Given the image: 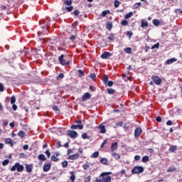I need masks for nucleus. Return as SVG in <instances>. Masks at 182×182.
<instances>
[{"label":"nucleus","mask_w":182,"mask_h":182,"mask_svg":"<svg viewBox=\"0 0 182 182\" xmlns=\"http://www.w3.org/2000/svg\"><path fill=\"white\" fill-rule=\"evenodd\" d=\"M141 28H147V26H149V22H147V21L143 19L141 22Z\"/></svg>","instance_id":"nucleus-16"},{"label":"nucleus","mask_w":182,"mask_h":182,"mask_svg":"<svg viewBox=\"0 0 182 182\" xmlns=\"http://www.w3.org/2000/svg\"><path fill=\"white\" fill-rule=\"evenodd\" d=\"M112 156L115 160H120V154H119L117 153H114V154H112Z\"/></svg>","instance_id":"nucleus-24"},{"label":"nucleus","mask_w":182,"mask_h":182,"mask_svg":"<svg viewBox=\"0 0 182 182\" xmlns=\"http://www.w3.org/2000/svg\"><path fill=\"white\" fill-rule=\"evenodd\" d=\"M134 160H135L136 161H139V160H140V156L136 155V156H134Z\"/></svg>","instance_id":"nucleus-54"},{"label":"nucleus","mask_w":182,"mask_h":182,"mask_svg":"<svg viewBox=\"0 0 182 182\" xmlns=\"http://www.w3.org/2000/svg\"><path fill=\"white\" fill-rule=\"evenodd\" d=\"M82 139H89V136H87V134H86V133H83V134H82Z\"/></svg>","instance_id":"nucleus-48"},{"label":"nucleus","mask_w":182,"mask_h":182,"mask_svg":"<svg viewBox=\"0 0 182 182\" xmlns=\"http://www.w3.org/2000/svg\"><path fill=\"white\" fill-rule=\"evenodd\" d=\"M70 129H73L74 130H76L77 129H79L80 130H82L83 129V124L72 125Z\"/></svg>","instance_id":"nucleus-12"},{"label":"nucleus","mask_w":182,"mask_h":182,"mask_svg":"<svg viewBox=\"0 0 182 182\" xmlns=\"http://www.w3.org/2000/svg\"><path fill=\"white\" fill-rule=\"evenodd\" d=\"M100 163H102V164H105L106 166H107L109 164V160H107V159L106 158H102L100 160Z\"/></svg>","instance_id":"nucleus-19"},{"label":"nucleus","mask_w":182,"mask_h":182,"mask_svg":"<svg viewBox=\"0 0 182 182\" xmlns=\"http://www.w3.org/2000/svg\"><path fill=\"white\" fill-rule=\"evenodd\" d=\"M46 154L47 156V157L49 159V157H50V151H49V149H47L46 151Z\"/></svg>","instance_id":"nucleus-47"},{"label":"nucleus","mask_w":182,"mask_h":182,"mask_svg":"<svg viewBox=\"0 0 182 182\" xmlns=\"http://www.w3.org/2000/svg\"><path fill=\"white\" fill-rule=\"evenodd\" d=\"M64 4L67 6V7H65V9H67L68 12H72V11H73V6H71L72 0H66L64 1Z\"/></svg>","instance_id":"nucleus-4"},{"label":"nucleus","mask_w":182,"mask_h":182,"mask_svg":"<svg viewBox=\"0 0 182 182\" xmlns=\"http://www.w3.org/2000/svg\"><path fill=\"white\" fill-rule=\"evenodd\" d=\"M107 86H109V87H112V86H113V81H108Z\"/></svg>","instance_id":"nucleus-52"},{"label":"nucleus","mask_w":182,"mask_h":182,"mask_svg":"<svg viewBox=\"0 0 182 182\" xmlns=\"http://www.w3.org/2000/svg\"><path fill=\"white\" fill-rule=\"evenodd\" d=\"M176 168L174 166H171L168 168L167 172L168 173H171V171H176Z\"/></svg>","instance_id":"nucleus-28"},{"label":"nucleus","mask_w":182,"mask_h":182,"mask_svg":"<svg viewBox=\"0 0 182 182\" xmlns=\"http://www.w3.org/2000/svg\"><path fill=\"white\" fill-rule=\"evenodd\" d=\"M73 14L75 16H77L79 14H80V12L79 11V10H75Z\"/></svg>","instance_id":"nucleus-50"},{"label":"nucleus","mask_w":182,"mask_h":182,"mask_svg":"<svg viewBox=\"0 0 182 182\" xmlns=\"http://www.w3.org/2000/svg\"><path fill=\"white\" fill-rule=\"evenodd\" d=\"M53 110H54V112H59V107H58V106L56 105H53Z\"/></svg>","instance_id":"nucleus-44"},{"label":"nucleus","mask_w":182,"mask_h":182,"mask_svg":"<svg viewBox=\"0 0 182 182\" xmlns=\"http://www.w3.org/2000/svg\"><path fill=\"white\" fill-rule=\"evenodd\" d=\"M127 36H129V38H132V36H133V32L127 31Z\"/></svg>","instance_id":"nucleus-49"},{"label":"nucleus","mask_w":182,"mask_h":182,"mask_svg":"<svg viewBox=\"0 0 182 182\" xmlns=\"http://www.w3.org/2000/svg\"><path fill=\"white\" fill-rule=\"evenodd\" d=\"M107 92L109 95H113L114 93V90H113L112 88H109L107 90Z\"/></svg>","instance_id":"nucleus-39"},{"label":"nucleus","mask_w":182,"mask_h":182,"mask_svg":"<svg viewBox=\"0 0 182 182\" xmlns=\"http://www.w3.org/2000/svg\"><path fill=\"white\" fill-rule=\"evenodd\" d=\"M124 52H126V53H132V48H127L124 49Z\"/></svg>","instance_id":"nucleus-41"},{"label":"nucleus","mask_w":182,"mask_h":182,"mask_svg":"<svg viewBox=\"0 0 182 182\" xmlns=\"http://www.w3.org/2000/svg\"><path fill=\"white\" fill-rule=\"evenodd\" d=\"M156 122H161V117H157L156 119Z\"/></svg>","instance_id":"nucleus-62"},{"label":"nucleus","mask_w":182,"mask_h":182,"mask_svg":"<svg viewBox=\"0 0 182 182\" xmlns=\"http://www.w3.org/2000/svg\"><path fill=\"white\" fill-rule=\"evenodd\" d=\"M65 77V75H63V73H60L58 79H63V77Z\"/></svg>","instance_id":"nucleus-53"},{"label":"nucleus","mask_w":182,"mask_h":182,"mask_svg":"<svg viewBox=\"0 0 182 182\" xmlns=\"http://www.w3.org/2000/svg\"><path fill=\"white\" fill-rule=\"evenodd\" d=\"M6 144H10L11 146H14V144L12 143V139L11 138L6 139Z\"/></svg>","instance_id":"nucleus-23"},{"label":"nucleus","mask_w":182,"mask_h":182,"mask_svg":"<svg viewBox=\"0 0 182 182\" xmlns=\"http://www.w3.org/2000/svg\"><path fill=\"white\" fill-rule=\"evenodd\" d=\"M159 46H160V43H157L151 47V49H159Z\"/></svg>","instance_id":"nucleus-40"},{"label":"nucleus","mask_w":182,"mask_h":182,"mask_svg":"<svg viewBox=\"0 0 182 182\" xmlns=\"http://www.w3.org/2000/svg\"><path fill=\"white\" fill-rule=\"evenodd\" d=\"M67 133L71 139H76L79 136V134L75 131L68 130Z\"/></svg>","instance_id":"nucleus-5"},{"label":"nucleus","mask_w":182,"mask_h":182,"mask_svg":"<svg viewBox=\"0 0 182 182\" xmlns=\"http://www.w3.org/2000/svg\"><path fill=\"white\" fill-rule=\"evenodd\" d=\"M92 180V176H87L85 177L84 182H90Z\"/></svg>","instance_id":"nucleus-29"},{"label":"nucleus","mask_w":182,"mask_h":182,"mask_svg":"<svg viewBox=\"0 0 182 182\" xmlns=\"http://www.w3.org/2000/svg\"><path fill=\"white\" fill-rule=\"evenodd\" d=\"M8 164H9V159H6L2 162V166H8Z\"/></svg>","instance_id":"nucleus-38"},{"label":"nucleus","mask_w":182,"mask_h":182,"mask_svg":"<svg viewBox=\"0 0 182 182\" xmlns=\"http://www.w3.org/2000/svg\"><path fill=\"white\" fill-rule=\"evenodd\" d=\"M87 99H90V94L89 92L85 93L82 96V102H86V100H87Z\"/></svg>","instance_id":"nucleus-14"},{"label":"nucleus","mask_w":182,"mask_h":182,"mask_svg":"<svg viewBox=\"0 0 182 182\" xmlns=\"http://www.w3.org/2000/svg\"><path fill=\"white\" fill-rule=\"evenodd\" d=\"M23 165H21V164H19V162H16L14 166H13L11 168V171H18V173H22V171H23Z\"/></svg>","instance_id":"nucleus-2"},{"label":"nucleus","mask_w":182,"mask_h":182,"mask_svg":"<svg viewBox=\"0 0 182 182\" xmlns=\"http://www.w3.org/2000/svg\"><path fill=\"white\" fill-rule=\"evenodd\" d=\"M105 144H107V140H105L103 143L101 144V148L105 146Z\"/></svg>","instance_id":"nucleus-57"},{"label":"nucleus","mask_w":182,"mask_h":182,"mask_svg":"<svg viewBox=\"0 0 182 182\" xmlns=\"http://www.w3.org/2000/svg\"><path fill=\"white\" fill-rule=\"evenodd\" d=\"M112 174V172H103L101 173L100 176L102 177V180H100V182H111L112 177L109 176V175Z\"/></svg>","instance_id":"nucleus-1"},{"label":"nucleus","mask_w":182,"mask_h":182,"mask_svg":"<svg viewBox=\"0 0 182 182\" xmlns=\"http://www.w3.org/2000/svg\"><path fill=\"white\" fill-rule=\"evenodd\" d=\"M113 25L112 24V23L109 22L107 23V29H112Z\"/></svg>","instance_id":"nucleus-42"},{"label":"nucleus","mask_w":182,"mask_h":182,"mask_svg":"<svg viewBox=\"0 0 182 182\" xmlns=\"http://www.w3.org/2000/svg\"><path fill=\"white\" fill-rule=\"evenodd\" d=\"M121 24L122 26H127V25H129V21H127V20H123Z\"/></svg>","instance_id":"nucleus-32"},{"label":"nucleus","mask_w":182,"mask_h":182,"mask_svg":"<svg viewBox=\"0 0 182 182\" xmlns=\"http://www.w3.org/2000/svg\"><path fill=\"white\" fill-rule=\"evenodd\" d=\"M23 149L24 150H28V149H29V145H24V146H23Z\"/></svg>","instance_id":"nucleus-61"},{"label":"nucleus","mask_w":182,"mask_h":182,"mask_svg":"<svg viewBox=\"0 0 182 182\" xmlns=\"http://www.w3.org/2000/svg\"><path fill=\"white\" fill-rule=\"evenodd\" d=\"M84 170H87L89 167H90V163L86 162L83 166H82Z\"/></svg>","instance_id":"nucleus-25"},{"label":"nucleus","mask_w":182,"mask_h":182,"mask_svg":"<svg viewBox=\"0 0 182 182\" xmlns=\"http://www.w3.org/2000/svg\"><path fill=\"white\" fill-rule=\"evenodd\" d=\"M112 56V54L109 52H105L102 55L101 58L102 59H107L108 58H110Z\"/></svg>","instance_id":"nucleus-11"},{"label":"nucleus","mask_w":182,"mask_h":182,"mask_svg":"<svg viewBox=\"0 0 182 182\" xmlns=\"http://www.w3.org/2000/svg\"><path fill=\"white\" fill-rule=\"evenodd\" d=\"M63 55H61L59 58L58 60L60 63V65H68L69 63V60H66V58H63Z\"/></svg>","instance_id":"nucleus-6"},{"label":"nucleus","mask_w":182,"mask_h":182,"mask_svg":"<svg viewBox=\"0 0 182 182\" xmlns=\"http://www.w3.org/2000/svg\"><path fill=\"white\" fill-rule=\"evenodd\" d=\"M76 39V36L73 35L70 36V40L72 41V42H73V41H75Z\"/></svg>","instance_id":"nucleus-51"},{"label":"nucleus","mask_w":182,"mask_h":182,"mask_svg":"<svg viewBox=\"0 0 182 182\" xmlns=\"http://www.w3.org/2000/svg\"><path fill=\"white\" fill-rule=\"evenodd\" d=\"M144 171V168L141 166H135L132 170V174H140V173H143Z\"/></svg>","instance_id":"nucleus-3"},{"label":"nucleus","mask_w":182,"mask_h":182,"mask_svg":"<svg viewBox=\"0 0 182 182\" xmlns=\"http://www.w3.org/2000/svg\"><path fill=\"white\" fill-rule=\"evenodd\" d=\"M26 170L27 173H32V171L33 170V166H32L31 164L26 165Z\"/></svg>","instance_id":"nucleus-15"},{"label":"nucleus","mask_w":182,"mask_h":182,"mask_svg":"<svg viewBox=\"0 0 182 182\" xmlns=\"http://www.w3.org/2000/svg\"><path fill=\"white\" fill-rule=\"evenodd\" d=\"M8 123H9L8 121H4L3 124H4V126L6 127V126H8Z\"/></svg>","instance_id":"nucleus-64"},{"label":"nucleus","mask_w":182,"mask_h":182,"mask_svg":"<svg viewBox=\"0 0 182 182\" xmlns=\"http://www.w3.org/2000/svg\"><path fill=\"white\" fill-rule=\"evenodd\" d=\"M112 151H116L117 150V142H114L111 145Z\"/></svg>","instance_id":"nucleus-18"},{"label":"nucleus","mask_w":182,"mask_h":182,"mask_svg":"<svg viewBox=\"0 0 182 182\" xmlns=\"http://www.w3.org/2000/svg\"><path fill=\"white\" fill-rule=\"evenodd\" d=\"M152 23H154V25H155V26H159V25H160V21L157 19H154L152 21Z\"/></svg>","instance_id":"nucleus-27"},{"label":"nucleus","mask_w":182,"mask_h":182,"mask_svg":"<svg viewBox=\"0 0 182 182\" xmlns=\"http://www.w3.org/2000/svg\"><path fill=\"white\" fill-rule=\"evenodd\" d=\"M98 129H100V133H102V134L106 133V127H105V125H99Z\"/></svg>","instance_id":"nucleus-13"},{"label":"nucleus","mask_w":182,"mask_h":182,"mask_svg":"<svg viewBox=\"0 0 182 182\" xmlns=\"http://www.w3.org/2000/svg\"><path fill=\"white\" fill-rule=\"evenodd\" d=\"M38 160H41V161H46V156H45L43 154L38 155Z\"/></svg>","instance_id":"nucleus-20"},{"label":"nucleus","mask_w":182,"mask_h":182,"mask_svg":"<svg viewBox=\"0 0 182 182\" xmlns=\"http://www.w3.org/2000/svg\"><path fill=\"white\" fill-rule=\"evenodd\" d=\"M0 92H4V85L0 83Z\"/></svg>","instance_id":"nucleus-56"},{"label":"nucleus","mask_w":182,"mask_h":182,"mask_svg":"<svg viewBox=\"0 0 182 182\" xmlns=\"http://www.w3.org/2000/svg\"><path fill=\"white\" fill-rule=\"evenodd\" d=\"M69 160H77L79 159V154H75L68 156Z\"/></svg>","instance_id":"nucleus-9"},{"label":"nucleus","mask_w":182,"mask_h":182,"mask_svg":"<svg viewBox=\"0 0 182 182\" xmlns=\"http://www.w3.org/2000/svg\"><path fill=\"white\" fill-rule=\"evenodd\" d=\"M142 161L143 163H147V161H149V156H143Z\"/></svg>","instance_id":"nucleus-33"},{"label":"nucleus","mask_w":182,"mask_h":182,"mask_svg":"<svg viewBox=\"0 0 182 182\" xmlns=\"http://www.w3.org/2000/svg\"><path fill=\"white\" fill-rule=\"evenodd\" d=\"M119 174H121V175H120L121 177H122V176H124V174H126V170H124V169L121 170V171L119 172Z\"/></svg>","instance_id":"nucleus-46"},{"label":"nucleus","mask_w":182,"mask_h":182,"mask_svg":"<svg viewBox=\"0 0 182 182\" xmlns=\"http://www.w3.org/2000/svg\"><path fill=\"white\" fill-rule=\"evenodd\" d=\"M70 174L71 175L70 179L71 180L72 182H75V180L76 178V176H75V173L73 171H71Z\"/></svg>","instance_id":"nucleus-21"},{"label":"nucleus","mask_w":182,"mask_h":182,"mask_svg":"<svg viewBox=\"0 0 182 182\" xmlns=\"http://www.w3.org/2000/svg\"><path fill=\"white\" fill-rule=\"evenodd\" d=\"M51 160H52V161H58V157H56L55 156H51Z\"/></svg>","instance_id":"nucleus-45"},{"label":"nucleus","mask_w":182,"mask_h":182,"mask_svg":"<svg viewBox=\"0 0 182 182\" xmlns=\"http://www.w3.org/2000/svg\"><path fill=\"white\" fill-rule=\"evenodd\" d=\"M103 81L104 83H107V82H109V77H107V75L104 76Z\"/></svg>","instance_id":"nucleus-43"},{"label":"nucleus","mask_w":182,"mask_h":182,"mask_svg":"<svg viewBox=\"0 0 182 182\" xmlns=\"http://www.w3.org/2000/svg\"><path fill=\"white\" fill-rule=\"evenodd\" d=\"M152 80L154 83H155V85H161V80L160 79V77L157 76H153Z\"/></svg>","instance_id":"nucleus-7"},{"label":"nucleus","mask_w":182,"mask_h":182,"mask_svg":"<svg viewBox=\"0 0 182 182\" xmlns=\"http://www.w3.org/2000/svg\"><path fill=\"white\" fill-rule=\"evenodd\" d=\"M51 167H52V165L50 164H45L43 166L44 173H47V171H49V170H50Z\"/></svg>","instance_id":"nucleus-10"},{"label":"nucleus","mask_w":182,"mask_h":182,"mask_svg":"<svg viewBox=\"0 0 182 182\" xmlns=\"http://www.w3.org/2000/svg\"><path fill=\"white\" fill-rule=\"evenodd\" d=\"M56 146H57V149H59V148L62 147V144H60V141L57 142Z\"/></svg>","instance_id":"nucleus-55"},{"label":"nucleus","mask_w":182,"mask_h":182,"mask_svg":"<svg viewBox=\"0 0 182 182\" xmlns=\"http://www.w3.org/2000/svg\"><path fill=\"white\" fill-rule=\"evenodd\" d=\"M68 163L67 162V161H64L62 163V167L63 168H66V167H68Z\"/></svg>","instance_id":"nucleus-36"},{"label":"nucleus","mask_w":182,"mask_h":182,"mask_svg":"<svg viewBox=\"0 0 182 182\" xmlns=\"http://www.w3.org/2000/svg\"><path fill=\"white\" fill-rule=\"evenodd\" d=\"M12 108L14 110H16L18 109V106H16V105H15V104H13Z\"/></svg>","instance_id":"nucleus-58"},{"label":"nucleus","mask_w":182,"mask_h":182,"mask_svg":"<svg viewBox=\"0 0 182 182\" xmlns=\"http://www.w3.org/2000/svg\"><path fill=\"white\" fill-rule=\"evenodd\" d=\"M133 16V12H129L125 15V19H129V18H132Z\"/></svg>","instance_id":"nucleus-30"},{"label":"nucleus","mask_w":182,"mask_h":182,"mask_svg":"<svg viewBox=\"0 0 182 182\" xmlns=\"http://www.w3.org/2000/svg\"><path fill=\"white\" fill-rule=\"evenodd\" d=\"M109 14H110V11L109 10L104 11H102V16H106V15H107Z\"/></svg>","instance_id":"nucleus-35"},{"label":"nucleus","mask_w":182,"mask_h":182,"mask_svg":"<svg viewBox=\"0 0 182 182\" xmlns=\"http://www.w3.org/2000/svg\"><path fill=\"white\" fill-rule=\"evenodd\" d=\"M166 124L167 126H171V124H173V122L171 120H169V121H167Z\"/></svg>","instance_id":"nucleus-60"},{"label":"nucleus","mask_w":182,"mask_h":182,"mask_svg":"<svg viewBox=\"0 0 182 182\" xmlns=\"http://www.w3.org/2000/svg\"><path fill=\"white\" fill-rule=\"evenodd\" d=\"M15 102H16V98L15 97V96H12L11 98V104L14 105L15 104Z\"/></svg>","instance_id":"nucleus-37"},{"label":"nucleus","mask_w":182,"mask_h":182,"mask_svg":"<svg viewBox=\"0 0 182 182\" xmlns=\"http://www.w3.org/2000/svg\"><path fill=\"white\" fill-rule=\"evenodd\" d=\"M114 5L115 8H119V6H120V1L115 0Z\"/></svg>","instance_id":"nucleus-34"},{"label":"nucleus","mask_w":182,"mask_h":182,"mask_svg":"<svg viewBox=\"0 0 182 182\" xmlns=\"http://www.w3.org/2000/svg\"><path fill=\"white\" fill-rule=\"evenodd\" d=\"M177 150V146H171L169 148V151H171V153H174V151H176Z\"/></svg>","instance_id":"nucleus-22"},{"label":"nucleus","mask_w":182,"mask_h":182,"mask_svg":"<svg viewBox=\"0 0 182 182\" xmlns=\"http://www.w3.org/2000/svg\"><path fill=\"white\" fill-rule=\"evenodd\" d=\"M91 157L92 159H97V157H99V151H95L92 156Z\"/></svg>","instance_id":"nucleus-31"},{"label":"nucleus","mask_w":182,"mask_h":182,"mask_svg":"<svg viewBox=\"0 0 182 182\" xmlns=\"http://www.w3.org/2000/svg\"><path fill=\"white\" fill-rule=\"evenodd\" d=\"M90 77H91V79H95L96 75L95 74H91Z\"/></svg>","instance_id":"nucleus-63"},{"label":"nucleus","mask_w":182,"mask_h":182,"mask_svg":"<svg viewBox=\"0 0 182 182\" xmlns=\"http://www.w3.org/2000/svg\"><path fill=\"white\" fill-rule=\"evenodd\" d=\"M174 62H177V59L176 58H171V59H168L166 61V63L167 65H171V63H174Z\"/></svg>","instance_id":"nucleus-17"},{"label":"nucleus","mask_w":182,"mask_h":182,"mask_svg":"<svg viewBox=\"0 0 182 182\" xmlns=\"http://www.w3.org/2000/svg\"><path fill=\"white\" fill-rule=\"evenodd\" d=\"M141 132H142V130L140 127L136 128L134 131L135 137H139L140 136V134H141Z\"/></svg>","instance_id":"nucleus-8"},{"label":"nucleus","mask_w":182,"mask_h":182,"mask_svg":"<svg viewBox=\"0 0 182 182\" xmlns=\"http://www.w3.org/2000/svg\"><path fill=\"white\" fill-rule=\"evenodd\" d=\"M18 136L21 137V139H23V137H25V132L20 131L18 134Z\"/></svg>","instance_id":"nucleus-26"},{"label":"nucleus","mask_w":182,"mask_h":182,"mask_svg":"<svg viewBox=\"0 0 182 182\" xmlns=\"http://www.w3.org/2000/svg\"><path fill=\"white\" fill-rule=\"evenodd\" d=\"M108 39H109V41H113V39H114V36L113 35H110L109 37H108Z\"/></svg>","instance_id":"nucleus-59"}]
</instances>
